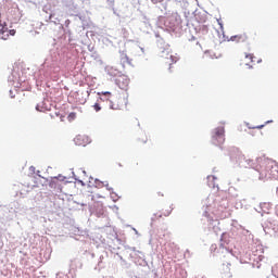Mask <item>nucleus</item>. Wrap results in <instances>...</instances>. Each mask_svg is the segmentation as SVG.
Segmentation results:
<instances>
[{"label":"nucleus","mask_w":278,"mask_h":278,"mask_svg":"<svg viewBox=\"0 0 278 278\" xmlns=\"http://www.w3.org/2000/svg\"><path fill=\"white\" fill-rule=\"evenodd\" d=\"M121 64L125 66V64H131V61H121Z\"/></svg>","instance_id":"nucleus-17"},{"label":"nucleus","mask_w":278,"mask_h":278,"mask_svg":"<svg viewBox=\"0 0 278 278\" xmlns=\"http://www.w3.org/2000/svg\"><path fill=\"white\" fill-rule=\"evenodd\" d=\"M217 23H218L220 29H223V22L220 20H217Z\"/></svg>","instance_id":"nucleus-18"},{"label":"nucleus","mask_w":278,"mask_h":278,"mask_svg":"<svg viewBox=\"0 0 278 278\" xmlns=\"http://www.w3.org/2000/svg\"><path fill=\"white\" fill-rule=\"evenodd\" d=\"M86 137L78 135L74 138V142L75 144H77L78 147H86Z\"/></svg>","instance_id":"nucleus-7"},{"label":"nucleus","mask_w":278,"mask_h":278,"mask_svg":"<svg viewBox=\"0 0 278 278\" xmlns=\"http://www.w3.org/2000/svg\"><path fill=\"white\" fill-rule=\"evenodd\" d=\"M273 177H274V179H278V170L277 169L273 170Z\"/></svg>","instance_id":"nucleus-15"},{"label":"nucleus","mask_w":278,"mask_h":278,"mask_svg":"<svg viewBox=\"0 0 278 278\" xmlns=\"http://www.w3.org/2000/svg\"><path fill=\"white\" fill-rule=\"evenodd\" d=\"M157 194H159V197H164V194H163V193H161V192H159Z\"/></svg>","instance_id":"nucleus-22"},{"label":"nucleus","mask_w":278,"mask_h":278,"mask_svg":"<svg viewBox=\"0 0 278 278\" xmlns=\"http://www.w3.org/2000/svg\"><path fill=\"white\" fill-rule=\"evenodd\" d=\"M101 102H103V98H98L97 102L93 104V110L96 112H101Z\"/></svg>","instance_id":"nucleus-10"},{"label":"nucleus","mask_w":278,"mask_h":278,"mask_svg":"<svg viewBox=\"0 0 278 278\" xmlns=\"http://www.w3.org/2000/svg\"><path fill=\"white\" fill-rule=\"evenodd\" d=\"M245 60H249V63H245V66L249 68H253V64H255V54L253 53H245Z\"/></svg>","instance_id":"nucleus-6"},{"label":"nucleus","mask_w":278,"mask_h":278,"mask_svg":"<svg viewBox=\"0 0 278 278\" xmlns=\"http://www.w3.org/2000/svg\"><path fill=\"white\" fill-rule=\"evenodd\" d=\"M263 127H264V125H261V126L254 127V129H262Z\"/></svg>","instance_id":"nucleus-19"},{"label":"nucleus","mask_w":278,"mask_h":278,"mask_svg":"<svg viewBox=\"0 0 278 278\" xmlns=\"http://www.w3.org/2000/svg\"><path fill=\"white\" fill-rule=\"evenodd\" d=\"M212 143L215 144V147L225 144V127L215 128L214 135L212 137Z\"/></svg>","instance_id":"nucleus-1"},{"label":"nucleus","mask_w":278,"mask_h":278,"mask_svg":"<svg viewBox=\"0 0 278 278\" xmlns=\"http://www.w3.org/2000/svg\"><path fill=\"white\" fill-rule=\"evenodd\" d=\"M179 59L176 55L169 54V59L167 58V61H165L168 66H173Z\"/></svg>","instance_id":"nucleus-8"},{"label":"nucleus","mask_w":278,"mask_h":278,"mask_svg":"<svg viewBox=\"0 0 278 278\" xmlns=\"http://www.w3.org/2000/svg\"><path fill=\"white\" fill-rule=\"evenodd\" d=\"M99 96H103V97H112V92L110 91H102V92H98Z\"/></svg>","instance_id":"nucleus-12"},{"label":"nucleus","mask_w":278,"mask_h":278,"mask_svg":"<svg viewBox=\"0 0 278 278\" xmlns=\"http://www.w3.org/2000/svg\"><path fill=\"white\" fill-rule=\"evenodd\" d=\"M18 103L20 104L25 103V93H23V97L18 98Z\"/></svg>","instance_id":"nucleus-14"},{"label":"nucleus","mask_w":278,"mask_h":278,"mask_svg":"<svg viewBox=\"0 0 278 278\" xmlns=\"http://www.w3.org/2000/svg\"><path fill=\"white\" fill-rule=\"evenodd\" d=\"M56 278H75V277L73 276V274H71V271H68V273L59 271L56 274Z\"/></svg>","instance_id":"nucleus-9"},{"label":"nucleus","mask_w":278,"mask_h":278,"mask_svg":"<svg viewBox=\"0 0 278 278\" xmlns=\"http://www.w3.org/2000/svg\"><path fill=\"white\" fill-rule=\"evenodd\" d=\"M207 179H216L214 176H208Z\"/></svg>","instance_id":"nucleus-20"},{"label":"nucleus","mask_w":278,"mask_h":278,"mask_svg":"<svg viewBox=\"0 0 278 278\" xmlns=\"http://www.w3.org/2000/svg\"><path fill=\"white\" fill-rule=\"evenodd\" d=\"M263 164H266V161H263Z\"/></svg>","instance_id":"nucleus-24"},{"label":"nucleus","mask_w":278,"mask_h":278,"mask_svg":"<svg viewBox=\"0 0 278 278\" xmlns=\"http://www.w3.org/2000/svg\"><path fill=\"white\" fill-rule=\"evenodd\" d=\"M111 110H118V108H114V105H111Z\"/></svg>","instance_id":"nucleus-21"},{"label":"nucleus","mask_w":278,"mask_h":278,"mask_svg":"<svg viewBox=\"0 0 278 278\" xmlns=\"http://www.w3.org/2000/svg\"><path fill=\"white\" fill-rule=\"evenodd\" d=\"M116 84L121 90H129V77L121 75L116 78Z\"/></svg>","instance_id":"nucleus-3"},{"label":"nucleus","mask_w":278,"mask_h":278,"mask_svg":"<svg viewBox=\"0 0 278 278\" xmlns=\"http://www.w3.org/2000/svg\"><path fill=\"white\" fill-rule=\"evenodd\" d=\"M173 212V204H165L162 206V208L156 213V216H159V218H162V216H170Z\"/></svg>","instance_id":"nucleus-4"},{"label":"nucleus","mask_w":278,"mask_h":278,"mask_svg":"<svg viewBox=\"0 0 278 278\" xmlns=\"http://www.w3.org/2000/svg\"><path fill=\"white\" fill-rule=\"evenodd\" d=\"M231 42H247L249 40V35L247 33H242L239 35H235L230 37Z\"/></svg>","instance_id":"nucleus-5"},{"label":"nucleus","mask_w":278,"mask_h":278,"mask_svg":"<svg viewBox=\"0 0 278 278\" xmlns=\"http://www.w3.org/2000/svg\"><path fill=\"white\" fill-rule=\"evenodd\" d=\"M154 5H157V3H164V0H151Z\"/></svg>","instance_id":"nucleus-16"},{"label":"nucleus","mask_w":278,"mask_h":278,"mask_svg":"<svg viewBox=\"0 0 278 278\" xmlns=\"http://www.w3.org/2000/svg\"><path fill=\"white\" fill-rule=\"evenodd\" d=\"M140 140L143 144H147V140H148L147 135H142Z\"/></svg>","instance_id":"nucleus-13"},{"label":"nucleus","mask_w":278,"mask_h":278,"mask_svg":"<svg viewBox=\"0 0 278 278\" xmlns=\"http://www.w3.org/2000/svg\"><path fill=\"white\" fill-rule=\"evenodd\" d=\"M80 103H83V104L86 103V100L80 101Z\"/></svg>","instance_id":"nucleus-23"},{"label":"nucleus","mask_w":278,"mask_h":278,"mask_svg":"<svg viewBox=\"0 0 278 278\" xmlns=\"http://www.w3.org/2000/svg\"><path fill=\"white\" fill-rule=\"evenodd\" d=\"M75 118H77V113H75V112L70 113L67 116V121L70 123H73V121H75Z\"/></svg>","instance_id":"nucleus-11"},{"label":"nucleus","mask_w":278,"mask_h":278,"mask_svg":"<svg viewBox=\"0 0 278 278\" xmlns=\"http://www.w3.org/2000/svg\"><path fill=\"white\" fill-rule=\"evenodd\" d=\"M15 35H16L15 29H9L8 25H3L0 22V39L1 40H8V38H10V36H15Z\"/></svg>","instance_id":"nucleus-2"}]
</instances>
